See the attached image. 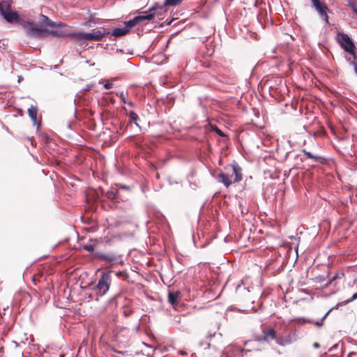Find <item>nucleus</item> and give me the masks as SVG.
I'll return each instance as SVG.
<instances>
[{
	"label": "nucleus",
	"instance_id": "obj_22",
	"mask_svg": "<svg viewBox=\"0 0 357 357\" xmlns=\"http://www.w3.org/2000/svg\"><path fill=\"white\" fill-rule=\"evenodd\" d=\"M40 17L43 23L47 26H53V23L50 22V20L47 16L41 15Z\"/></svg>",
	"mask_w": 357,
	"mask_h": 357
},
{
	"label": "nucleus",
	"instance_id": "obj_21",
	"mask_svg": "<svg viewBox=\"0 0 357 357\" xmlns=\"http://www.w3.org/2000/svg\"><path fill=\"white\" fill-rule=\"evenodd\" d=\"M348 6H350L354 12L357 15V0L349 1L348 2Z\"/></svg>",
	"mask_w": 357,
	"mask_h": 357
},
{
	"label": "nucleus",
	"instance_id": "obj_25",
	"mask_svg": "<svg viewBox=\"0 0 357 357\" xmlns=\"http://www.w3.org/2000/svg\"><path fill=\"white\" fill-rule=\"evenodd\" d=\"M84 248L86 250L90 252L94 250V246L93 245H85Z\"/></svg>",
	"mask_w": 357,
	"mask_h": 357
},
{
	"label": "nucleus",
	"instance_id": "obj_8",
	"mask_svg": "<svg viewBox=\"0 0 357 357\" xmlns=\"http://www.w3.org/2000/svg\"><path fill=\"white\" fill-rule=\"evenodd\" d=\"M263 334V340L265 342H268L270 338L275 340L277 339L276 331L273 328H269L267 330L264 331Z\"/></svg>",
	"mask_w": 357,
	"mask_h": 357
},
{
	"label": "nucleus",
	"instance_id": "obj_23",
	"mask_svg": "<svg viewBox=\"0 0 357 357\" xmlns=\"http://www.w3.org/2000/svg\"><path fill=\"white\" fill-rule=\"evenodd\" d=\"M332 310V309L329 310L326 314L324 316V317L322 318V319L319 321H317L316 322V325L318 326L319 327H321L322 325H323V322H324V319L328 315V314L330 313V312Z\"/></svg>",
	"mask_w": 357,
	"mask_h": 357
},
{
	"label": "nucleus",
	"instance_id": "obj_7",
	"mask_svg": "<svg viewBox=\"0 0 357 357\" xmlns=\"http://www.w3.org/2000/svg\"><path fill=\"white\" fill-rule=\"evenodd\" d=\"M4 20L8 23L17 22L20 20V16L17 12L11 10L3 15Z\"/></svg>",
	"mask_w": 357,
	"mask_h": 357
},
{
	"label": "nucleus",
	"instance_id": "obj_1",
	"mask_svg": "<svg viewBox=\"0 0 357 357\" xmlns=\"http://www.w3.org/2000/svg\"><path fill=\"white\" fill-rule=\"evenodd\" d=\"M155 8L152 7L148 11L142 12L139 15L135 17L132 20L125 22L124 27L116 28L112 32V36L120 37L128 33L130 29L144 20H151L155 15Z\"/></svg>",
	"mask_w": 357,
	"mask_h": 357
},
{
	"label": "nucleus",
	"instance_id": "obj_15",
	"mask_svg": "<svg viewBox=\"0 0 357 357\" xmlns=\"http://www.w3.org/2000/svg\"><path fill=\"white\" fill-rule=\"evenodd\" d=\"M178 295H179V293L178 291L169 292L168 301L172 306H174L176 305Z\"/></svg>",
	"mask_w": 357,
	"mask_h": 357
},
{
	"label": "nucleus",
	"instance_id": "obj_10",
	"mask_svg": "<svg viewBox=\"0 0 357 357\" xmlns=\"http://www.w3.org/2000/svg\"><path fill=\"white\" fill-rule=\"evenodd\" d=\"M233 174L235 175L234 182H240L243 179L242 169L237 164L232 165Z\"/></svg>",
	"mask_w": 357,
	"mask_h": 357
},
{
	"label": "nucleus",
	"instance_id": "obj_31",
	"mask_svg": "<svg viewBox=\"0 0 357 357\" xmlns=\"http://www.w3.org/2000/svg\"><path fill=\"white\" fill-rule=\"evenodd\" d=\"M313 347H314V348L317 349V348H319V343H317V342H314V343L313 344Z\"/></svg>",
	"mask_w": 357,
	"mask_h": 357
},
{
	"label": "nucleus",
	"instance_id": "obj_11",
	"mask_svg": "<svg viewBox=\"0 0 357 357\" xmlns=\"http://www.w3.org/2000/svg\"><path fill=\"white\" fill-rule=\"evenodd\" d=\"M218 177L220 178V181L227 188L229 187L232 183L231 176L225 173L220 172L218 174Z\"/></svg>",
	"mask_w": 357,
	"mask_h": 357
},
{
	"label": "nucleus",
	"instance_id": "obj_26",
	"mask_svg": "<svg viewBox=\"0 0 357 357\" xmlns=\"http://www.w3.org/2000/svg\"><path fill=\"white\" fill-rule=\"evenodd\" d=\"M215 131V132L217 134H218L220 136H223V132L220 130L218 129V128H215V129L214 130Z\"/></svg>",
	"mask_w": 357,
	"mask_h": 357
},
{
	"label": "nucleus",
	"instance_id": "obj_5",
	"mask_svg": "<svg viewBox=\"0 0 357 357\" xmlns=\"http://www.w3.org/2000/svg\"><path fill=\"white\" fill-rule=\"evenodd\" d=\"M25 29L29 36L34 38H39L47 34V30L42 25L37 24L33 22H28L25 25Z\"/></svg>",
	"mask_w": 357,
	"mask_h": 357
},
{
	"label": "nucleus",
	"instance_id": "obj_12",
	"mask_svg": "<svg viewBox=\"0 0 357 357\" xmlns=\"http://www.w3.org/2000/svg\"><path fill=\"white\" fill-rule=\"evenodd\" d=\"M292 342L291 336L290 335H287L284 337H277L276 342L280 346H286L291 344Z\"/></svg>",
	"mask_w": 357,
	"mask_h": 357
},
{
	"label": "nucleus",
	"instance_id": "obj_3",
	"mask_svg": "<svg viewBox=\"0 0 357 357\" xmlns=\"http://www.w3.org/2000/svg\"><path fill=\"white\" fill-rule=\"evenodd\" d=\"M111 282V272H102L98 280V284L94 288L96 291V294L100 296L105 295L109 291Z\"/></svg>",
	"mask_w": 357,
	"mask_h": 357
},
{
	"label": "nucleus",
	"instance_id": "obj_28",
	"mask_svg": "<svg viewBox=\"0 0 357 357\" xmlns=\"http://www.w3.org/2000/svg\"><path fill=\"white\" fill-rule=\"evenodd\" d=\"M351 65H352L354 68L355 72L357 73V63L355 61L351 62Z\"/></svg>",
	"mask_w": 357,
	"mask_h": 357
},
{
	"label": "nucleus",
	"instance_id": "obj_30",
	"mask_svg": "<svg viewBox=\"0 0 357 357\" xmlns=\"http://www.w3.org/2000/svg\"><path fill=\"white\" fill-rule=\"evenodd\" d=\"M126 104H128L130 107H133V105H134L133 102L131 101H129L128 100H127V102Z\"/></svg>",
	"mask_w": 357,
	"mask_h": 357
},
{
	"label": "nucleus",
	"instance_id": "obj_27",
	"mask_svg": "<svg viewBox=\"0 0 357 357\" xmlns=\"http://www.w3.org/2000/svg\"><path fill=\"white\" fill-rule=\"evenodd\" d=\"M355 299H357V293H355L354 294H353L351 298L349 301H347V302H351Z\"/></svg>",
	"mask_w": 357,
	"mask_h": 357
},
{
	"label": "nucleus",
	"instance_id": "obj_16",
	"mask_svg": "<svg viewBox=\"0 0 357 357\" xmlns=\"http://www.w3.org/2000/svg\"><path fill=\"white\" fill-rule=\"evenodd\" d=\"M52 34H54V35H56V36H58L59 37H62V38H64V37H72V38H76V36H72L74 33H66L65 31H52L51 32Z\"/></svg>",
	"mask_w": 357,
	"mask_h": 357
},
{
	"label": "nucleus",
	"instance_id": "obj_2",
	"mask_svg": "<svg viewBox=\"0 0 357 357\" xmlns=\"http://www.w3.org/2000/svg\"><path fill=\"white\" fill-rule=\"evenodd\" d=\"M336 40L345 52L352 55L354 60L357 59V55L355 52V45L347 34L344 33H337Z\"/></svg>",
	"mask_w": 357,
	"mask_h": 357
},
{
	"label": "nucleus",
	"instance_id": "obj_14",
	"mask_svg": "<svg viewBox=\"0 0 357 357\" xmlns=\"http://www.w3.org/2000/svg\"><path fill=\"white\" fill-rule=\"evenodd\" d=\"M302 152L308 158H310V159H312L314 161H316V162H319L321 163H323L324 162V158L320 157V156H318V155H313L312 153H310V151H306L305 149H303L302 151Z\"/></svg>",
	"mask_w": 357,
	"mask_h": 357
},
{
	"label": "nucleus",
	"instance_id": "obj_17",
	"mask_svg": "<svg viewBox=\"0 0 357 357\" xmlns=\"http://www.w3.org/2000/svg\"><path fill=\"white\" fill-rule=\"evenodd\" d=\"M100 258L105 259L107 261L112 262V261H115L116 256L114 255H112V254H109V255L102 254V255H100Z\"/></svg>",
	"mask_w": 357,
	"mask_h": 357
},
{
	"label": "nucleus",
	"instance_id": "obj_29",
	"mask_svg": "<svg viewBox=\"0 0 357 357\" xmlns=\"http://www.w3.org/2000/svg\"><path fill=\"white\" fill-rule=\"evenodd\" d=\"M57 26H58V27H61V28H64V29H66V28L68 27V26H67V25H66V24H61H61H57Z\"/></svg>",
	"mask_w": 357,
	"mask_h": 357
},
{
	"label": "nucleus",
	"instance_id": "obj_4",
	"mask_svg": "<svg viewBox=\"0 0 357 357\" xmlns=\"http://www.w3.org/2000/svg\"><path fill=\"white\" fill-rule=\"evenodd\" d=\"M110 32L108 29H104L103 31L98 30L92 33L75 32L72 36H76V38L79 40H95L100 41L104 36Z\"/></svg>",
	"mask_w": 357,
	"mask_h": 357
},
{
	"label": "nucleus",
	"instance_id": "obj_32",
	"mask_svg": "<svg viewBox=\"0 0 357 357\" xmlns=\"http://www.w3.org/2000/svg\"><path fill=\"white\" fill-rule=\"evenodd\" d=\"M210 347V344L209 343H207L206 344V348H209Z\"/></svg>",
	"mask_w": 357,
	"mask_h": 357
},
{
	"label": "nucleus",
	"instance_id": "obj_9",
	"mask_svg": "<svg viewBox=\"0 0 357 357\" xmlns=\"http://www.w3.org/2000/svg\"><path fill=\"white\" fill-rule=\"evenodd\" d=\"M12 3V0H2L0 2V13L2 15L11 10Z\"/></svg>",
	"mask_w": 357,
	"mask_h": 357
},
{
	"label": "nucleus",
	"instance_id": "obj_24",
	"mask_svg": "<svg viewBox=\"0 0 357 357\" xmlns=\"http://www.w3.org/2000/svg\"><path fill=\"white\" fill-rule=\"evenodd\" d=\"M104 88L106 89H109L112 86V83L107 80L103 85Z\"/></svg>",
	"mask_w": 357,
	"mask_h": 357
},
{
	"label": "nucleus",
	"instance_id": "obj_19",
	"mask_svg": "<svg viewBox=\"0 0 357 357\" xmlns=\"http://www.w3.org/2000/svg\"><path fill=\"white\" fill-rule=\"evenodd\" d=\"M182 0H166L165 6H174L181 3Z\"/></svg>",
	"mask_w": 357,
	"mask_h": 357
},
{
	"label": "nucleus",
	"instance_id": "obj_6",
	"mask_svg": "<svg viewBox=\"0 0 357 357\" xmlns=\"http://www.w3.org/2000/svg\"><path fill=\"white\" fill-rule=\"evenodd\" d=\"M313 7L319 13L326 24H328V11L326 5L321 0H311Z\"/></svg>",
	"mask_w": 357,
	"mask_h": 357
},
{
	"label": "nucleus",
	"instance_id": "obj_18",
	"mask_svg": "<svg viewBox=\"0 0 357 357\" xmlns=\"http://www.w3.org/2000/svg\"><path fill=\"white\" fill-rule=\"evenodd\" d=\"M128 115L129 116L130 119L135 122L136 126H138V123L137 122L139 119L138 115L133 111H130Z\"/></svg>",
	"mask_w": 357,
	"mask_h": 357
},
{
	"label": "nucleus",
	"instance_id": "obj_13",
	"mask_svg": "<svg viewBox=\"0 0 357 357\" xmlns=\"http://www.w3.org/2000/svg\"><path fill=\"white\" fill-rule=\"evenodd\" d=\"M28 114L33 122L36 123L37 121L38 108L36 106L31 105L28 109Z\"/></svg>",
	"mask_w": 357,
	"mask_h": 357
},
{
	"label": "nucleus",
	"instance_id": "obj_20",
	"mask_svg": "<svg viewBox=\"0 0 357 357\" xmlns=\"http://www.w3.org/2000/svg\"><path fill=\"white\" fill-rule=\"evenodd\" d=\"M117 95L119 96L121 101L123 102L124 104L127 102L128 100V93H124L123 91L119 92L117 93Z\"/></svg>",
	"mask_w": 357,
	"mask_h": 357
}]
</instances>
